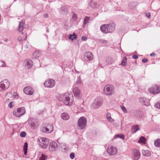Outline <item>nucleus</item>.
<instances>
[{"instance_id":"obj_1","label":"nucleus","mask_w":160,"mask_h":160,"mask_svg":"<svg viewBox=\"0 0 160 160\" xmlns=\"http://www.w3.org/2000/svg\"><path fill=\"white\" fill-rule=\"evenodd\" d=\"M70 96H71L69 93H66L64 95H58V98L59 100L63 101L65 104L71 105L73 102V100L70 99Z\"/></svg>"},{"instance_id":"obj_2","label":"nucleus","mask_w":160,"mask_h":160,"mask_svg":"<svg viewBox=\"0 0 160 160\" xmlns=\"http://www.w3.org/2000/svg\"><path fill=\"white\" fill-rule=\"evenodd\" d=\"M26 113V110L24 107H20L15 108L13 112V115L17 117H20Z\"/></svg>"},{"instance_id":"obj_3","label":"nucleus","mask_w":160,"mask_h":160,"mask_svg":"<svg viewBox=\"0 0 160 160\" xmlns=\"http://www.w3.org/2000/svg\"><path fill=\"white\" fill-rule=\"evenodd\" d=\"M28 124L32 129H35L39 126V122L37 119L31 118L28 120Z\"/></svg>"},{"instance_id":"obj_4","label":"nucleus","mask_w":160,"mask_h":160,"mask_svg":"<svg viewBox=\"0 0 160 160\" xmlns=\"http://www.w3.org/2000/svg\"><path fill=\"white\" fill-rule=\"evenodd\" d=\"M148 91L153 94H158L160 93V86L156 84L153 85L149 88Z\"/></svg>"},{"instance_id":"obj_5","label":"nucleus","mask_w":160,"mask_h":160,"mask_svg":"<svg viewBox=\"0 0 160 160\" xmlns=\"http://www.w3.org/2000/svg\"><path fill=\"white\" fill-rule=\"evenodd\" d=\"M53 130L52 124H48L42 126L41 129L42 131L45 133H48L52 132Z\"/></svg>"},{"instance_id":"obj_6","label":"nucleus","mask_w":160,"mask_h":160,"mask_svg":"<svg viewBox=\"0 0 160 160\" xmlns=\"http://www.w3.org/2000/svg\"><path fill=\"white\" fill-rule=\"evenodd\" d=\"M38 140L39 144L42 148H47L49 144V141L47 138H41Z\"/></svg>"},{"instance_id":"obj_7","label":"nucleus","mask_w":160,"mask_h":160,"mask_svg":"<svg viewBox=\"0 0 160 160\" xmlns=\"http://www.w3.org/2000/svg\"><path fill=\"white\" fill-rule=\"evenodd\" d=\"M78 125L79 128L82 129L84 128L86 126L87 124V120L86 118L84 117L80 118L78 121Z\"/></svg>"},{"instance_id":"obj_8","label":"nucleus","mask_w":160,"mask_h":160,"mask_svg":"<svg viewBox=\"0 0 160 160\" xmlns=\"http://www.w3.org/2000/svg\"><path fill=\"white\" fill-rule=\"evenodd\" d=\"M55 84V82L52 79H48L44 83V86L47 88H52L53 87Z\"/></svg>"},{"instance_id":"obj_9","label":"nucleus","mask_w":160,"mask_h":160,"mask_svg":"<svg viewBox=\"0 0 160 160\" xmlns=\"http://www.w3.org/2000/svg\"><path fill=\"white\" fill-rule=\"evenodd\" d=\"M10 85V82L7 79H5L2 81L0 83V87L2 89H8Z\"/></svg>"},{"instance_id":"obj_10","label":"nucleus","mask_w":160,"mask_h":160,"mask_svg":"<svg viewBox=\"0 0 160 160\" xmlns=\"http://www.w3.org/2000/svg\"><path fill=\"white\" fill-rule=\"evenodd\" d=\"M84 58L85 60L90 61L93 59V56L92 54L90 52H86L84 54Z\"/></svg>"},{"instance_id":"obj_11","label":"nucleus","mask_w":160,"mask_h":160,"mask_svg":"<svg viewBox=\"0 0 160 160\" xmlns=\"http://www.w3.org/2000/svg\"><path fill=\"white\" fill-rule=\"evenodd\" d=\"M24 64L25 68L28 69L30 68L32 66L33 63L31 60L27 59L25 61Z\"/></svg>"},{"instance_id":"obj_12","label":"nucleus","mask_w":160,"mask_h":160,"mask_svg":"<svg viewBox=\"0 0 160 160\" xmlns=\"http://www.w3.org/2000/svg\"><path fill=\"white\" fill-rule=\"evenodd\" d=\"M23 92L26 94L32 95L33 93L34 90L32 87L27 86L24 88Z\"/></svg>"},{"instance_id":"obj_13","label":"nucleus","mask_w":160,"mask_h":160,"mask_svg":"<svg viewBox=\"0 0 160 160\" xmlns=\"http://www.w3.org/2000/svg\"><path fill=\"white\" fill-rule=\"evenodd\" d=\"M133 156L135 160H138L140 156V153L139 151L136 149H132Z\"/></svg>"},{"instance_id":"obj_14","label":"nucleus","mask_w":160,"mask_h":160,"mask_svg":"<svg viewBox=\"0 0 160 160\" xmlns=\"http://www.w3.org/2000/svg\"><path fill=\"white\" fill-rule=\"evenodd\" d=\"M72 92L74 96L78 98L80 97L82 94L80 90L77 87H75L73 88Z\"/></svg>"},{"instance_id":"obj_15","label":"nucleus","mask_w":160,"mask_h":160,"mask_svg":"<svg viewBox=\"0 0 160 160\" xmlns=\"http://www.w3.org/2000/svg\"><path fill=\"white\" fill-rule=\"evenodd\" d=\"M57 148V144L55 142H52L50 143L49 146V150L51 152L55 151Z\"/></svg>"},{"instance_id":"obj_16","label":"nucleus","mask_w":160,"mask_h":160,"mask_svg":"<svg viewBox=\"0 0 160 160\" xmlns=\"http://www.w3.org/2000/svg\"><path fill=\"white\" fill-rule=\"evenodd\" d=\"M101 31L104 33H107L110 31L109 25L107 24L102 25L100 28Z\"/></svg>"},{"instance_id":"obj_17","label":"nucleus","mask_w":160,"mask_h":160,"mask_svg":"<svg viewBox=\"0 0 160 160\" xmlns=\"http://www.w3.org/2000/svg\"><path fill=\"white\" fill-rule=\"evenodd\" d=\"M102 104L101 100L99 101L97 99H95L94 103L92 105V107L94 108H97L100 106Z\"/></svg>"},{"instance_id":"obj_18","label":"nucleus","mask_w":160,"mask_h":160,"mask_svg":"<svg viewBox=\"0 0 160 160\" xmlns=\"http://www.w3.org/2000/svg\"><path fill=\"white\" fill-rule=\"evenodd\" d=\"M27 38V35L23 33H22L18 37V40L19 42H22L24 40H25Z\"/></svg>"},{"instance_id":"obj_19","label":"nucleus","mask_w":160,"mask_h":160,"mask_svg":"<svg viewBox=\"0 0 160 160\" xmlns=\"http://www.w3.org/2000/svg\"><path fill=\"white\" fill-rule=\"evenodd\" d=\"M103 92L106 95L110 94V86L109 85H106L104 88Z\"/></svg>"},{"instance_id":"obj_20","label":"nucleus","mask_w":160,"mask_h":160,"mask_svg":"<svg viewBox=\"0 0 160 160\" xmlns=\"http://www.w3.org/2000/svg\"><path fill=\"white\" fill-rule=\"evenodd\" d=\"M41 55V54L40 52L36 51L33 53L32 57L33 58L38 59Z\"/></svg>"},{"instance_id":"obj_21","label":"nucleus","mask_w":160,"mask_h":160,"mask_svg":"<svg viewBox=\"0 0 160 160\" xmlns=\"http://www.w3.org/2000/svg\"><path fill=\"white\" fill-rule=\"evenodd\" d=\"M118 152V149L117 148L114 147H111V155L116 154Z\"/></svg>"},{"instance_id":"obj_22","label":"nucleus","mask_w":160,"mask_h":160,"mask_svg":"<svg viewBox=\"0 0 160 160\" xmlns=\"http://www.w3.org/2000/svg\"><path fill=\"white\" fill-rule=\"evenodd\" d=\"M25 23L24 22L21 21L19 23L18 28V30L19 32L22 31L23 30V26Z\"/></svg>"},{"instance_id":"obj_23","label":"nucleus","mask_w":160,"mask_h":160,"mask_svg":"<svg viewBox=\"0 0 160 160\" xmlns=\"http://www.w3.org/2000/svg\"><path fill=\"white\" fill-rule=\"evenodd\" d=\"M62 118L65 120H67L69 119V115L66 113H64L61 114Z\"/></svg>"},{"instance_id":"obj_24","label":"nucleus","mask_w":160,"mask_h":160,"mask_svg":"<svg viewBox=\"0 0 160 160\" xmlns=\"http://www.w3.org/2000/svg\"><path fill=\"white\" fill-rule=\"evenodd\" d=\"M139 129V128L137 125H133L131 129V132L132 133L136 132Z\"/></svg>"},{"instance_id":"obj_25","label":"nucleus","mask_w":160,"mask_h":160,"mask_svg":"<svg viewBox=\"0 0 160 160\" xmlns=\"http://www.w3.org/2000/svg\"><path fill=\"white\" fill-rule=\"evenodd\" d=\"M146 142V138L144 137H141L139 139L138 142L140 143H143L145 144Z\"/></svg>"},{"instance_id":"obj_26","label":"nucleus","mask_w":160,"mask_h":160,"mask_svg":"<svg viewBox=\"0 0 160 160\" xmlns=\"http://www.w3.org/2000/svg\"><path fill=\"white\" fill-rule=\"evenodd\" d=\"M68 38L69 39H71L72 41L77 38V36L75 33L74 32L72 35L70 34Z\"/></svg>"},{"instance_id":"obj_27","label":"nucleus","mask_w":160,"mask_h":160,"mask_svg":"<svg viewBox=\"0 0 160 160\" xmlns=\"http://www.w3.org/2000/svg\"><path fill=\"white\" fill-rule=\"evenodd\" d=\"M28 144L27 142H26L24 144L23 146V151L24 152V154L25 155H26L27 152V150H28Z\"/></svg>"},{"instance_id":"obj_28","label":"nucleus","mask_w":160,"mask_h":160,"mask_svg":"<svg viewBox=\"0 0 160 160\" xmlns=\"http://www.w3.org/2000/svg\"><path fill=\"white\" fill-rule=\"evenodd\" d=\"M142 154L143 156H149L151 155L150 152L148 150L143 151Z\"/></svg>"},{"instance_id":"obj_29","label":"nucleus","mask_w":160,"mask_h":160,"mask_svg":"<svg viewBox=\"0 0 160 160\" xmlns=\"http://www.w3.org/2000/svg\"><path fill=\"white\" fill-rule=\"evenodd\" d=\"M155 146L157 147H160V139L158 138L155 140L154 142Z\"/></svg>"},{"instance_id":"obj_30","label":"nucleus","mask_w":160,"mask_h":160,"mask_svg":"<svg viewBox=\"0 0 160 160\" xmlns=\"http://www.w3.org/2000/svg\"><path fill=\"white\" fill-rule=\"evenodd\" d=\"M139 100L141 102V103L144 105H147V104L145 103L146 102L147 103L148 102V100H147L143 98H140L139 99Z\"/></svg>"},{"instance_id":"obj_31","label":"nucleus","mask_w":160,"mask_h":160,"mask_svg":"<svg viewBox=\"0 0 160 160\" xmlns=\"http://www.w3.org/2000/svg\"><path fill=\"white\" fill-rule=\"evenodd\" d=\"M127 64V58L124 57L121 63V65L123 66H126Z\"/></svg>"},{"instance_id":"obj_32","label":"nucleus","mask_w":160,"mask_h":160,"mask_svg":"<svg viewBox=\"0 0 160 160\" xmlns=\"http://www.w3.org/2000/svg\"><path fill=\"white\" fill-rule=\"evenodd\" d=\"M121 138L122 139V140H124V138H125V136L123 134H118L117 135H116L114 137L115 138Z\"/></svg>"},{"instance_id":"obj_33","label":"nucleus","mask_w":160,"mask_h":160,"mask_svg":"<svg viewBox=\"0 0 160 160\" xmlns=\"http://www.w3.org/2000/svg\"><path fill=\"white\" fill-rule=\"evenodd\" d=\"M47 156L43 154H42V156L40 158L39 160H46L47 158Z\"/></svg>"},{"instance_id":"obj_34","label":"nucleus","mask_w":160,"mask_h":160,"mask_svg":"<svg viewBox=\"0 0 160 160\" xmlns=\"http://www.w3.org/2000/svg\"><path fill=\"white\" fill-rule=\"evenodd\" d=\"M90 17L86 16L84 20V25H86L88 22L89 20Z\"/></svg>"},{"instance_id":"obj_35","label":"nucleus","mask_w":160,"mask_h":160,"mask_svg":"<svg viewBox=\"0 0 160 160\" xmlns=\"http://www.w3.org/2000/svg\"><path fill=\"white\" fill-rule=\"evenodd\" d=\"M111 24V30H112V31H114L115 29V25L113 22H112Z\"/></svg>"},{"instance_id":"obj_36","label":"nucleus","mask_w":160,"mask_h":160,"mask_svg":"<svg viewBox=\"0 0 160 160\" xmlns=\"http://www.w3.org/2000/svg\"><path fill=\"white\" fill-rule=\"evenodd\" d=\"M14 104V103L13 102H11L9 103L8 106L10 108H12L13 107Z\"/></svg>"},{"instance_id":"obj_37","label":"nucleus","mask_w":160,"mask_h":160,"mask_svg":"<svg viewBox=\"0 0 160 160\" xmlns=\"http://www.w3.org/2000/svg\"><path fill=\"white\" fill-rule=\"evenodd\" d=\"M26 133L24 132H22L20 134V136L22 137H24L26 136Z\"/></svg>"},{"instance_id":"obj_38","label":"nucleus","mask_w":160,"mask_h":160,"mask_svg":"<svg viewBox=\"0 0 160 160\" xmlns=\"http://www.w3.org/2000/svg\"><path fill=\"white\" fill-rule=\"evenodd\" d=\"M121 108L122 109V111L125 112H127V110L126 108L123 106H121Z\"/></svg>"},{"instance_id":"obj_39","label":"nucleus","mask_w":160,"mask_h":160,"mask_svg":"<svg viewBox=\"0 0 160 160\" xmlns=\"http://www.w3.org/2000/svg\"><path fill=\"white\" fill-rule=\"evenodd\" d=\"M0 65L2 67H5L6 66V64L3 61H1L0 62Z\"/></svg>"},{"instance_id":"obj_40","label":"nucleus","mask_w":160,"mask_h":160,"mask_svg":"<svg viewBox=\"0 0 160 160\" xmlns=\"http://www.w3.org/2000/svg\"><path fill=\"white\" fill-rule=\"evenodd\" d=\"M70 158L72 159H73L75 157V154L74 153H71L70 155Z\"/></svg>"},{"instance_id":"obj_41","label":"nucleus","mask_w":160,"mask_h":160,"mask_svg":"<svg viewBox=\"0 0 160 160\" xmlns=\"http://www.w3.org/2000/svg\"><path fill=\"white\" fill-rule=\"evenodd\" d=\"M155 107L157 108L160 109V102L157 103L155 105Z\"/></svg>"},{"instance_id":"obj_42","label":"nucleus","mask_w":160,"mask_h":160,"mask_svg":"<svg viewBox=\"0 0 160 160\" xmlns=\"http://www.w3.org/2000/svg\"><path fill=\"white\" fill-rule=\"evenodd\" d=\"M13 95L15 98H18V96L17 93L15 92H14L13 93Z\"/></svg>"},{"instance_id":"obj_43","label":"nucleus","mask_w":160,"mask_h":160,"mask_svg":"<svg viewBox=\"0 0 160 160\" xmlns=\"http://www.w3.org/2000/svg\"><path fill=\"white\" fill-rule=\"evenodd\" d=\"M146 16L148 18H150L151 17V14L150 13L148 12L146 14Z\"/></svg>"},{"instance_id":"obj_44","label":"nucleus","mask_w":160,"mask_h":160,"mask_svg":"<svg viewBox=\"0 0 160 160\" xmlns=\"http://www.w3.org/2000/svg\"><path fill=\"white\" fill-rule=\"evenodd\" d=\"M107 117L109 121L110 120V115L109 113H108L107 114Z\"/></svg>"},{"instance_id":"obj_45","label":"nucleus","mask_w":160,"mask_h":160,"mask_svg":"<svg viewBox=\"0 0 160 160\" xmlns=\"http://www.w3.org/2000/svg\"><path fill=\"white\" fill-rule=\"evenodd\" d=\"M87 39V37L84 36H82L81 38L82 40L83 41H85Z\"/></svg>"},{"instance_id":"obj_46","label":"nucleus","mask_w":160,"mask_h":160,"mask_svg":"<svg viewBox=\"0 0 160 160\" xmlns=\"http://www.w3.org/2000/svg\"><path fill=\"white\" fill-rule=\"evenodd\" d=\"M132 58L134 59H137L138 58V56L136 55H134L132 56Z\"/></svg>"},{"instance_id":"obj_47","label":"nucleus","mask_w":160,"mask_h":160,"mask_svg":"<svg viewBox=\"0 0 160 160\" xmlns=\"http://www.w3.org/2000/svg\"><path fill=\"white\" fill-rule=\"evenodd\" d=\"M148 60L147 58H144L142 59V61L143 63L146 62L148 61Z\"/></svg>"},{"instance_id":"obj_48","label":"nucleus","mask_w":160,"mask_h":160,"mask_svg":"<svg viewBox=\"0 0 160 160\" xmlns=\"http://www.w3.org/2000/svg\"><path fill=\"white\" fill-rule=\"evenodd\" d=\"M72 18L74 20H76L77 19V16L76 15H74L72 16Z\"/></svg>"},{"instance_id":"obj_49","label":"nucleus","mask_w":160,"mask_h":160,"mask_svg":"<svg viewBox=\"0 0 160 160\" xmlns=\"http://www.w3.org/2000/svg\"><path fill=\"white\" fill-rule=\"evenodd\" d=\"M155 55V53H152L150 54V56H154Z\"/></svg>"},{"instance_id":"obj_50","label":"nucleus","mask_w":160,"mask_h":160,"mask_svg":"<svg viewBox=\"0 0 160 160\" xmlns=\"http://www.w3.org/2000/svg\"><path fill=\"white\" fill-rule=\"evenodd\" d=\"M44 17L45 18H48V15L47 14H46L44 15Z\"/></svg>"},{"instance_id":"obj_51","label":"nucleus","mask_w":160,"mask_h":160,"mask_svg":"<svg viewBox=\"0 0 160 160\" xmlns=\"http://www.w3.org/2000/svg\"><path fill=\"white\" fill-rule=\"evenodd\" d=\"M107 152L108 153H109V148H108L107 149Z\"/></svg>"},{"instance_id":"obj_52","label":"nucleus","mask_w":160,"mask_h":160,"mask_svg":"<svg viewBox=\"0 0 160 160\" xmlns=\"http://www.w3.org/2000/svg\"><path fill=\"white\" fill-rule=\"evenodd\" d=\"M112 88H113V86H112V87H111H111H110V88L112 89Z\"/></svg>"}]
</instances>
